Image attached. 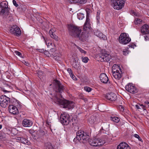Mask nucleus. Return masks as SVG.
Returning <instances> with one entry per match:
<instances>
[{
    "label": "nucleus",
    "mask_w": 149,
    "mask_h": 149,
    "mask_svg": "<svg viewBox=\"0 0 149 149\" xmlns=\"http://www.w3.org/2000/svg\"><path fill=\"white\" fill-rule=\"evenodd\" d=\"M8 110L10 113L13 115L17 114L19 113L17 108L13 105H11L9 106Z\"/></svg>",
    "instance_id": "nucleus-13"
},
{
    "label": "nucleus",
    "mask_w": 149,
    "mask_h": 149,
    "mask_svg": "<svg viewBox=\"0 0 149 149\" xmlns=\"http://www.w3.org/2000/svg\"><path fill=\"white\" fill-rule=\"evenodd\" d=\"M60 119L61 123L63 125H67L70 122V116L66 113L61 114Z\"/></svg>",
    "instance_id": "nucleus-9"
},
{
    "label": "nucleus",
    "mask_w": 149,
    "mask_h": 149,
    "mask_svg": "<svg viewBox=\"0 0 149 149\" xmlns=\"http://www.w3.org/2000/svg\"><path fill=\"white\" fill-rule=\"evenodd\" d=\"M15 52L16 55L19 56L20 57H22V54L20 52L18 51H15Z\"/></svg>",
    "instance_id": "nucleus-45"
},
{
    "label": "nucleus",
    "mask_w": 149,
    "mask_h": 149,
    "mask_svg": "<svg viewBox=\"0 0 149 149\" xmlns=\"http://www.w3.org/2000/svg\"><path fill=\"white\" fill-rule=\"evenodd\" d=\"M18 140L20 141L22 143L27 145L29 144V142L25 138L23 137H19L18 138Z\"/></svg>",
    "instance_id": "nucleus-27"
},
{
    "label": "nucleus",
    "mask_w": 149,
    "mask_h": 149,
    "mask_svg": "<svg viewBox=\"0 0 149 149\" xmlns=\"http://www.w3.org/2000/svg\"><path fill=\"white\" fill-rule=\"evenodd\" d=\"M42 38L44 39L47 47L52 48V47H53V46H54V43H52L47 38H45L43 36H42Z\"/></svg>",
    "instance_id": "nucleus-22"
},
{
    "label": "nucleus",
    "mask_w": 149,
    "mask_h": 149,
    "mask_svg": "<svg viewBox=\"0 0 149 149\" xmlns=\"http://www.w3.org/2000/svg\"><path fill=\"white\" fill-rule=\"evenodd\" d=\"M113 8L116 10L122 9L124 6L125 0H111Z\"/></svg>",
    "instance_id": "nucleus-5"
},
{
    "label": "nucleus",
    "mask_w": 149,
    "mask_h": 149,
    "mask_svg": "<svg viewBox=\"0 0 149 149\" xmlns=\"http://www.w3.org/2000/svg\"><path fill=\"white\" fill-rule=\"evenodd\" d=\"M146 34L147 35L144 36L145 40L146 41H149V34Z\"/></svg>",
    "instance_id": "nucleus-47"
},
{
    "label": "nucleus",
    "mask_w": 149,
    "mask_h": 149,
    "mask_svg": "<svg viewBox=\"0 0 149 149\" xmlns=\"http://www.w3.org/2000/svg\"><path fill=\"white\" fill-rule=\"evenodd\" d=\"M86 10V18H89L90 14L92 12V10L88 8H87Z\"/></svg>",
    "instance_id": "nucleus-33"
},
{
    "label": "nucleus",
    "mask_w": 149,
    "mask_h": 149,
    "mask_svg": "<svg viewBox=\"0 0 149 149\" xmlns=\"http://www.w3.org/2000/svg\"><path fill=\"white\" fill-rule=\"evenodd\" d=\"M76 134V139L79 141L83 143H85L89 139L87 133L83 131L80 130L77 132Z\"/></svg>",
    "instance_id": "nucleus-3"
},
{
    "label": "nucleus",
    "mask_w": 149,
    "mask_h": 149,
    "mask_svg": "<svg viewBox=\"0 0 149 149\" xmlns=\"http://www.w3.org/2000/svg\"><path fill=\"white\" fill-rule=\"evenodd\" d=\"M2 128V125H0V129H1Z\"/></svg>",
    "instance_id": "nucleus-59"
},
{
    "label": "nucleus",
    "mask_w": 149,
    "mask_h": 149,
    "mask_svg": "<svg viewBox=\"0 0 149 149\" xmlns=\"http://www.w3.org/2000/svg\"><path fill=\"white\" fill-rule=\"evenodd\" d=\"M125 89L127 91L132 94L135 93L137 92L136 88L132 84H128L126 86Z\"/></svg>",
    "instance_id": "nucleus-11"
},
{
    "label": "nucleus",
    "mask_w": 149,
    "mask_h": 149,
    "mask_svg": "<svg viewBox=\"0 0 149 149\" xmlns=\"http://www.w3.org/2000/svg\"><path fill=\"white\" fill-rule=\"evenodd\" d=\"M19 8H21L23 11L25 10L26 9V7L25 6L21 5L19 7Z\"/></svg>",
    "instance_id": "nucleus-42"
},
{
    "label": "nucleus",
    "mask_w": 149,
    "mask_h": 149,
    "mask_svg": "<svg viewBox=\"0 0 149 149\" xmlns=\"http://www.w3.org/2000/svg\"><path fill=\"white\" fill-rule=\"evenodd\" d=\"M81 60L83 62L86 63L88 62L89 59L87 57L82 56L81 57Z\"/></svg>",
    "instance_id": "nucleus-36"
},
{
    "label": "nucleus",
    "mask_w": 149,
    "mask_h": 149,
    "mask_svg": "<svg viewBox=\"0 0 149 149\" xmlns=\"http://www.w3.org/2000/svg\"><path fill=\"white\" fill-rule=\"evenodd\" d=\"M56 84H57L56 88L57 89V90L56 91V92L62 93L63 91V86L57 81H56Z\"/></svg>",
    "instance_id": "nucleus-20"
},
{
    "label": "nucleus",
    "mask_w": 149,
    "mask_h": 149,
    "mask_svg": "<svg viewBox=\"0 0 149 149\" xmlns=\"http://www.w3.org/2000/svg\"><path fill=\"white\" fill-rule=\"evenodd\" d=\"M47 147L48 149H53V148L50 143H48L47 145L46 146Z\"/></svg>",
    "instance_id": "nucleus-41"
},
{
    "label": "nucleus",
    "mask_w": 149,
    "mask_h": 149,
    "mask_svg": "<svg viewBox=\"0 0 149 149\" xmlns=\"http://www.w3.org/2000/svg\"><path fill=\"white\" fill-rule=\"evenodd\" d=\"M134 136L137 139H138L139 138V136L136 134H135L134 135Z\"/></svg>",
    "instance_id": "nucleus-56"
},
{
    "label": "nucleus",
    "mask_w": 149,
    "mask_h": 149,
    "mask_svg": "<svg viewBox=\"0 0 149 149\" xmlns=\"http://www.w3.org/2000/svg\"><path fill=\"white\" fill-rule=\"evenodd\" d=\"M95 34L98 37L103 40H105L107 39L106 36L100 32H96L95 33Z\"/></svg>",
    "instance_id": "nucleus-23"
},
{
    "label": "nucleus",
    "mask_w": 149,
    "mask_h": 149,
    "mask_svg": "<svg viewBox=\"0 0 149 149\" xmlns=\"http://www.w3.org/2000/svg\"><path fill=\"white\" fill-rule=\"evenodd\" d=\"M84 89L86 91L88 92H90L92 90V89L91 88L87 86L85 87Z\"/></svg>",
    "instance_id": "nucleus-40"
},
{
    "label": "nucleus",
    "mask_w": 149,
    "mask_h": 149,
    "mask_svg": "<svg viewBox=\"0 0 149 149\" xmlns=\"http://www.w3.org/2000/svg\"><path fill=\"white\" fill-rule=\"evenodd\" d=\"M138 139L139 141H141L142 140L141 139L140 137Z\"/></svg>",
    "instance_id": "nucleus-58"
},
{
    "label": "nucleus",
    "mask_w": 149,
    "mask_h": 149,
    "mask_svg": "<svg viewBox=\"0 0 149 149\" xmlns=\"http://www.w3.org/2000/svg\"><path fill=\"white\" fill-rule=\"evenodd\" d=\"M67 71L70 75L73 74L72 70L70 68H68L67 69Z\"/></svg>",
    "instance_id": "nucleus-46"
},
{
    "label": "nucleus",
    "mask_w": 149,
    "mask_h": 149,
    "mask_svg": "<svg viewBox=\"0 0 149 149\" xmlns=\"http://www.w3.org/2000/svg\"><path fill=\"white\" fill-rule=\"evenodd\" d=\"M105 97L107 99L112 101H115L117 98L116 94L112 92L107 94L105 95Z\"/></svg>",
    "instance_id": "nucleus-12"
},
{
    "label": "nucleus",
    "mask_w": 149,
    "mask_h": 149,
    "mask_svg": "<svg viewBox=\"0 0 149 149\" xmlns=\"http://www.w3.org/2000/svg\"><path fill=\"white\" fill-rule=\"evenodd\" d=\"M8 3L6 1L2 2L0 4L1 7L3 8H8Z\"/></svg>",
    "instance_id": "nucleus-31"
},
{
    "label": "nucleus",
    "mask_w": 149,
    "mask_h": 149,
    "mask_svg": "<svg viewBox=\"0 0 149 149\" xmlns=\"http://www.w3.org/2000/svg\"><path fill=\"white\" fill-rule=\"evenodd\" d=\"M111 120L116 123L120 121V119L117 117H111Z\"/></svg>",
    "instance_id": "nucleus-34"
},
{
    "label": "nucleus",
    "mask_w": 149,
    "mask_h": 149,
    "mask_svg": "<svg viewBox=\"0 0 149 149\" xmlns=\"http://www.w3.org/2000/svg\"><path fill=\"white\" fill-rule=\"evenodd\" d=\"M13 5L16 7H17V6H18V4L17 3L16 1L15 0H13Z\"/></svg>",
    "instance_id": "nucleus-51"
},
{
    "label": "nucleus",
    "mask_w": 149,
    "mask_h": 149,
    "mask_svg": "<svg viewBox=\"0 0 149 149\" xmlns=\"http://www.w3.org/2000/svg\"><path fill=\"white\" fill-rule=\"evenodd\" d=\"M70 76L73 80H77V78H76V77L73 74H72V75H70Z\"/></svg>",
    "instance_id": "nucleus-50"
},
{
    "label": "nucleus",
    "mask_w": 149,
    "mask_h": 149,
    "mask_svg": "<svg viewBox=\"0 0 149 149\" xmlns=\"http://www.w3.org/2000/svg\"><path fill=\"white\" fill-rule=\"evenodd\" d=\"M130 13L132 15H133L138 16V14L136 13H135L133 10H131L130 11Z\"/></svg>",
    "instance_id": "nucleus-43"
},
{
    "label": "nucleus",
    "mask_w": 149,
    "mask_h": 149,
    "mask_svg": "<svg viewBox=\"0 0 149 149\" xmlns=\"http://www.w3.org/2000/svg\"><path fill=\"white\" fill-rule=\"evenodd\" d=\"M4 9V8H2L1 9V11H0V14L1 15H3V14H4V13H5V10Z\"/></svg>",
    "instance_id": "nucleus-54"
},
{
    "label": "nucleus",
    "mask_w": 149,
    "mask_h": 149,
    "mask_svg": "<svg viewBox=\"0 0 149 149\" xmlns=\"http://www.w3.org/2000/svg\"><path fill=\"white\" fill-rule=\"evenodd\" d=\"M144 103L145 104V106L146 107H149V102L148 101H146L144 102Z\"/></svg>",
    "instance_id": "nucleus-49"
},
{
    "label": "nucleus",
    "mask_w": 149,
    "mask_h": 149,
    "mask_svg": "<svg viewBox=\"0 0 149 149\" xmlns=\"http://www.w3.org/2000/svg\"><path fill=\"white\" fill-rule=\"evenodd\" d=\"M105 142L103 139L95 138L91 139L89 140L88 143L90 145L93 146H100L105 143Z\"/></svg>",
    "instance_id": "nucleus-4"
},
{
    "label": "nucleus",
    "mask_w": 149,
    "mask_h": 149,
    "mask_svg": "<svg viewBox=\"0 0 149 149\" xmlns=\"http://www.w3.org/2000/svg\"><path fill=\"white\" fill-rule=\"evenodd\" d=\"M141 104H136L135 105V107L137 109H141L140 107V105Z\"/></svg>",
    "instance_id": "nucleus-55"
},
{
    "label": "nucleus",
    "mask_w": 149,
    "mask_h": 149,
    "mask_svg": "<svg viewBox=\"0 0 149 149\" xmlns=\"http://www.w3.org/2000/svg\"><path fill=\"white\" fill-rule=\"evenodd\" d=\"M99 61L101 62H108L111 59V56L105 51H102L98 56H97Z\"/></svg>",
    "instance_id": "nucleus-6"
},
{
    "label": "nucleus",
    "mask_w": 149,
    "mask_h": 149,
    "mask_svg": "<svg viewBox=\"0 0 149 149\" xmlns=\"http://www.w3.org/2000/svg\"><path fill=\"white\" fill-rule=\"evenodd\" d=\"M72 65L73 67L77 70L79 69L80 68V67L79 63L76 61H74L72 64Z\"/></svg>",
    "instance_id": "nucleus-29"
},
{
    "label": "nucleus",
    "mask_w": 149,
    "mask_h": 149,
    "mask_svg": "<svg viewBox=\"0 0 149 149\" xmlns=\"http://www.w3.org/2000/svg\"><path fill=\"white\" fill-rule=\"evenodd\" d=\"M68 29L71 35L79 38L82 41L86 40L88 37V34L87 32H83L81 33V29L79 27L75 25H70Z\"/></svg>",
    "instance_id": "nucleus-1"
},
{
    "label": "nucleus",
    "mask_w": 149,
    "mask_h": 149,
    "mask_svg": "<svg viewBox=\"0 0 149 149\" xmlns=\"http://www.w3.org/2000/svg\"><path fill=\"white\" fill-rule=\"evenodd\" d=\"M100 13V12L99 10H98L97 13L96 15V19L97 22H99Z\"/></svg>",
    "instance_id": "nucleus-37"
},
{
    "label": "nucleus",
    "mask_w": 149,
    "mask_h": 149,
    "mask_svg": "<svg viewBox=\"0 0 149 149\" xmlns=\"http://www.w3.org/2000/svg\"><path fill=\"white\" fill-rule=\"evenodd\" d=\"M9 31L12 34L17 36H20L21 33L20 28L16 25H13L10 27Z\"/></svg>",
    "instance_id": "nucleus-8"
},
{
    "label": "nucleus",
    "mask_w": 149,
    "mask_h": 149,
    "mask_svg": "<svg viewBox=\"0 0 149 149\" xmlns=\"http://www.w3.org/2000/svg\"><path fill=\"white\" fill-rule=\"evenodd\" d=\"M56 29H52L49 31V33L52 38L54 39L56 41H58L59 38L58 36H56L54 33Z\"/></svg>",
    "instance_id": "nucleus-19"
},
{
    "label": "nucleus",
    "mask_w": 149,
    "mask_h": 149,
    "mask_svg": "<svg viewBox=\"0 0 149 149\" xmlns=\"http://www.w3.org/2000/svg\"><path fill=\"white\" fill-rule=\"evenodd\" d=\"M74 45L76 46L77 49H78L79 51L83 55H84L86 54H87V52L82 49V48H81L77 46L75 44H74Z\"/></svg>",
    "instance_id": "nucleus-30"
},
{
    "label": "nucleus",
    "mask_w": 149,
    "mask_h": 149,
    "mask_svg": "<svg viewBox=\"0 0 149 149\" xmlns=\"http://www.w3.org/2000/svg\"><path fill=\"white\" fill-rule=\"evenodd\" d=\"M119 109L122 112L124 110V107L121 105H120L119 106Z\"/></svg>",
    "instance_id": "nucleus-44"
},
{
    "label": "nucleus",
    "mask_w": 149,
    "mask_h": 149,
    "mask_svg": "<svg viewBox=\"0 0 149 149\" xmlns=\"http://www.w3.org/2000/svg\"><path fill=\"white\" fill-rule=\"evenodd\" d=\"M140 107L141 109H142L143 110H145L146 109V107L145 105H144L143 104H141L140 105Z\"/></svg>",
    "instance_id": "nucleus-52"
},
{
    "label": "nucleus",
    "mask_w": 149,
    "mask_h": 149,
    "mask_svg": "<svg viewBox=\"0 0 149 149\" xmlns=\"http://www.w3.org/2000/svg\"><path fill=\"white\" fill-rule=\"evenodd\" d=\"M10 101V98L5 95H2L0 97V105L3 107H6Z\"/></svg>",
    "instance_id": "nucleus-10"
},
{
    "label": "nucleus",
    "mask_w": 149,
    "mask_h": 149,
    "mask_svg": "<svg viewBox=\"0 0 149 149\" xmlns=\"http://www.w3.org/2000/svg\"><path fill=\"white\" fill-rule=\"evenodd\" d=\"M141 32L143 34H149V26L147 24H144L141 28Z\"/></svg>",
    "instance_id": "nucleus-16"
},
{
    "label": "nucleus",
    "mask_w": 149,
    "mask_h": 149,
    "mask_svg": "<svg viewBox=\"0 0 149 149\" xmlns=\"http://www.w3.org/2000/svg\"><path fill=\"white\" fill-rule=\"evenodd\" d=\"M142 20L137 18H135L134 20V23L136 24H141Z\"/></svg>",
    "instance_id": "nucleus-32"
},
{
    "label": "nucleus",
    "mask_w": 149,
    "mask_h": 149,
    "mask_svg": "<svg viewBox=\"0 0 149 149\" xmlns=\"http://www.w3.org/2000/svg\"><path fill=\"white\" fill-rule=\"evenodd\" d=\"M100 78L101 82L106 84L109 82V79L107 75L104 73L101 74L100 76Z\"/></svg>",
    "instance_id": "nucleus-14"
},
{
    "label": "nucleus",
    "mask_w": 149,
    "mask_h": 149,
    "mask_svg": "<svg viewBox=\"0 0 149 149\" xmlns=\"http://www.w3.org/2000/svg\"><path fill=\"white\" fill-rule=\"evenodd\" d=\"M3 91L5 93H9L10 92V91H7V90H5V89H3Z\"/></svg>",
    "instance_id": "nucleus-57"
},
{
    "label": "nucleus",
    "mask_w": 149,
    "mask_h": 149,
    "mask_svg": "<svg viewBox=\"0 0 149 149\" xmlns=\"http://www.w3.org/2000/svg\"><path fill=\"white\" fill-rule=\"evenodd\" d=\"M58 95H56L51 99L53 100L55 103L59 105L62 106L63 107L68 109L73 108L74 105V103L72 101H69L66 100H63L58 97Z\"/></svg>",
    "instance_id": "nucleus-2"
},
{
    "label": "nucleus",
    "mask_w": 149,
    "mask_h": 149,
    "mask_svg": "<svg viewBox=\"0 0 149 149\" xmlns=\"http://www.w3.org/2000/svg\"><path fill=\"white\" fill-rule=\"evenodd\" d=\"M22 62L26 66H29V63L27 61H26L25 60H23Z\"/></svg>",
    "instance_id": "nucleus-48"
},
{
    "label": "nucleus",
    "mask_w": 149,
    "mask_h": 149,
    "mask_svg": "<svg viewBox=\"0 0 149 149\" xmlns=\"http://www.w3.org/2000/svg\"><path fill=\"white\" fill-rule=\"evenodd\" d=\"M129 52L128 49H126L124 50L123 51V54L124 55H126L129 54Z\"/></svg>",
    "instance_id": "nucleus-39"
},
{
    "label": "nucleus",
    "mask_w": 149,
    "mask_h": 149,
    "mask_svg": "<svg viewBox=\"0 0 149 149\" xmlns=\"http://www.w3.org/2000/svg\"><path fill=\"white\" fill-rule=\"evenodd\" d=\"M70 2H73L75 3H78L80 4H84L86 2V0H68Z\"/></svg>",
    "instance_id": "nucleus-26"
},
{
    "label": "nucleus",
    "mask_w": 149,
    "mask_h": 149,
    "mask_svg": "<svg viewBox=\"0 0 149 149\" xmlns=\"http://www.w3.org/2000/svg\"><path fill=\"white\" fill-rule=\"evenodd\" d=\"M37 75L42 80H44L45 78V74L44 73L40 70H38L37 72Z\"/></svg>",
    "instance_id": "nucleus-24"
},
{
    "label": "nucleus",
    "mask_w": 149,
    "mask_h": 149,
    "mask_svg": "<svg viewBox=\"0 0 149 149\" xmlns=\"http://www.w3.org/2000/svg\"><path fill=\"white\" fill-rule=\"evenodd\" d=\"M117 149H130V148L126 143L121 142L117 146Z\"/></svg>",
    "instance_id": "nucleus-15"
},
{
    "label": "nucleus",
    "mask_w": 149,
    "mask_h": 149,
    "mask_svg": "<svg viewBox=\"0 0 149 149\" xmlns=\"http://www.w3.org/2000/svg\"><path fill=\"white\" fill-rule=\"evenodd\" d=\"M90 20V18H86L84 25V29L85 31L91 28Z\"/></svg>",
    "instance_id": "nucleus-18"
},
{
    "label": "nucleus",
    "mask_w": 149,
    "mask_h": 149,
    "mask_svg": "<svg viewBox=\"0 0 149 149\" xmlns=\"http://www.w3.org/2000/svg\"><path fill=\"white\" fill-rule=\"evenodd\" d=\"M131 40L128 35L125 33H121L119 37V42L122 44H127Z\"/></svg>",
    "instance_id": "nucleus-7"
},
{
    "label": "nucleus",
    "mask_w": 149,
    "mask_h": 149,
    "mask_svg": "<svg viewBox=\"0 0 149 149\" xmlns=\"http://www.w3.org/2000/svg\"><path fill=\"white\" fill-rule=\"evenodd\" d=\"M45 54L47 56L50 57L52 56L51 53H50L49 52L47 51H44Z\"/></svg>",
    "instance_id": "nucleus-38"
},
{
    "label": "nucleus",
    "mask_w": 149,
    "mask_h": 149,
    "mask_svg": "<svg viewBox=\"0 0 149 149\" xmlns=\"http://www.w3.org/2000/svg\"><path fill=\"white\" fill-rule=\"evenodd\" d=\"M113 75L115 79L118 80L122 76V71H119L112 72Z\"/></svg>",
    "instance_id": "nucleus-21"
},
{
    "label": "nucleus",
    "mask_w": 149,
    "mask_h": 149,
    "mask_svg": "<svg viewBox=\"0 0 149 149\" xmlns=\"http://www.w3.org/2000/svg\"><path fill=\"white\" fill-rule=\"evenodd\" d=\"M36 50L39 52H44V49H37Z\"/></svg>",
    "instance_id": "nucleus-53"
},
{
    "label": "nucleus",
    "mask_w": 149,
    "mask_h": 149,
    "mask_svg": "<svg viewBox=\"0 0 149 149\" xmlns=\"http://www.w3.org/2000/svg\"><path fill=\"white\" fill-rule=\"evenodd\" d=\"M51 48V49H50V52L51 53H51L52 56L54 57H56L57 55H55L56 53H54L56 51V48L55 45H54V46H53V47H52V48Z\"/></svg>",
    "instance_id": "nucleus-28"
},
{
    "label": "nucleus",
    "mask_w": 149,
    "mask_h": 149,
    "mask_svg": "<svg viewBox=\"0 0 149 149\" xmlns=\"http://www.w3.org/2000/svg\"><path fill=\"white\" fill-rule=\"evenodd\" d=\"M121 70L120 66L116 64L114 65L112 67V72H115Z\"/></svg>",
    "instance_id": "nucleus-25"
},
{
    "label": "nucleus",
    "mask_w": 149,
    "mask_h": 149,
    "mask_svg": "<svg viewBox=\"0 0 149 149\" xmlns=\"http://www.w3.org/2000/svg\"><path fill=\"white\" fill-rule=\"evenodd\" d=\"M33 124L32 121L28 119H24L22 121V125L23 126L26 127H29L31 126Z\"/></svg>",
    "instance_id": "nucleus-17"
},
{
    "label": "nucleus",
    "mask_w": 149,
    "mask_h": 149,
    "mask_svg": "<svg viewBox=\"0 0 149 149\" xmlns=\"http://www.w3.org/2000/svg\"><path fill=\"white\" fill-rule=\"evenodd\" d=\"M84 16L83 13H79L77 14V17L78 18L79 20H81L84 18Z\"/></svg>",
    "instance_id": "nucleus-35"
}]
</instances>
